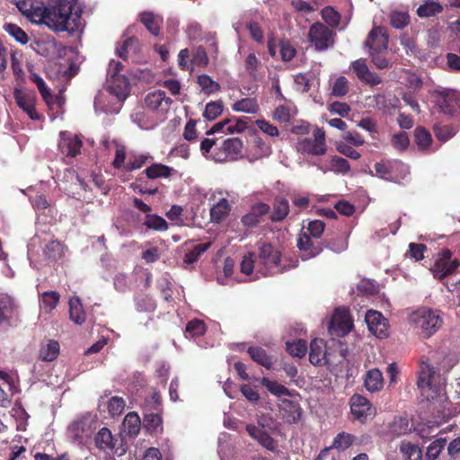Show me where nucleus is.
Segmentation results:
<instances>
[{
    "label": "nucleus",
    "instance_id": "nucleus-3",
    "mask_svg": "<svg viewBox=\"0 0 460 460\" xmlns=\"http://www.w3.org/2000/svg\"><path fill=\"white\" fill-rule=\"evenodd\" d=\"M417 386L428 401L434 399L440 392V374L437 368L421 361L418 370Z\"/></svg>",
    "mask_w": 460,
    "mask_h": 460
},
{
    "label": "nucleus",
    "instance_id": "nucleus-27",
    "mask_svg": "<svg viewBox=\"0 0 460 460\" xmlns=\"http://www.w3.org/2000/svg\"><path fill=\"white\" fill-rule=\"evenodd\" d=\"M247 352L251 358L257 364L267 369H271L273 367V364L276 360L274 359V357L269 355L263 348L259 346L250 347Z\"/></svg>",
    "mask_w": 460,
    "mask_h": 460
},
{
    "label": "nucleus",
    "instance_id": "nucleus-45",
    "mask_svg": "<svg viewBox=\"0 0 460 460\" xmlns=\"http://www.w3.org/2000/svg\"><path fill=\"white\" fill-rule=\"evenodd\" d=\"M415 143L421 150L429 148L432 143V137L429 130L422 127L416 128L414 131Z\"/></svg>",
    "mask_w": 460,
    "mask_h": 460
},
{
    "label": "nucleus",
    "instance_id": "nucleus-33",
    "mask_svg": "<svg viewBox=\"0 0 460 460\" xmlns=\"http://www.w3.org/2000/svg\"><path fill=\"white\" fill-rule=\"evenodd\" d=\"M59 343L55 340H49L47 344L40 349V358L43 361H53L59 354Z\"/></svg>",
    "mask_w": 460,
    "mask_h": 460
},
{
    "label": "nucleus",
    "instance_id": "nucleus-64",
    "mask_svg": "<svg viewBox=\"0 0 460 460\" xmlns=\"http://www.w3.org/2000/svg\"><path fill=\"white\" fill-rule=\"evenodd\" d=\"M434 133L437 138L440 141H447L452 137L455 136L456 131L455 129L448 125H443V126H435L434 127Z\"/></svg>",
    "mask_w": 460,
    "mask_h": 460
},
{
    "label": "nucleus",
    "instance_id": "nucleus-57",
    "mask_svg": "<svg viewBox=\"0 0 460 460\" xmlns=\"http://www.w3.org/2000/svg\"><path fill=\"white\" fill-rule=\"evenodd\" d=\"M207 327L203 321L195 319L190 321L186 325V332L191 337H199L206 332Z\"/></svg>",
    "mask_w": 460,
    "mask_h": 460
},
{
    "label": "nucleus",
    "instance_id": "nucleus-28",
    "mask_svg": "<svg viewBox=\"0 0 460 460\" xmlns=\"http://www.w3.org/2000/svg\"><path fill=\"white\" fill-rule=\"evenodd\" d=\"M143 172L149 180H155L159 178H170L176 171L168 165L155 163L146 167Z\"/></svg>",
    "mask_w": 460,
    "mask_h": 460
},
{
    "label": "nucleus",
    "instance_id": "nucleus-52",
    "mask_svg": "<svg viewBox=\"0 0 460 460\" xmlns=\"http://www.w3.org/2000/svg\"><path fill=\"white\" fill-rule=\"evenodd\" d=\"M323 20L332 28H335L340 24L341 14L332 6L324 7L322 12Z\"/></svg>",
    "mask_w": 460,
    "mask_h": 460
},
{
    "label": "nucleus",
    "instance_id": "nucleus-37",
    "mask_svg": "<svg viewBox=\"0 0 460 460\" xmlns=\"http://www.w3.org/2000/svg\"><path fill=\"white\" fill-rule=\"evenodd\" d=\"M232 109L234 111H241L254 114L259 111V104L255 98H243L235 102Z\"/></svg>",
    "mask_w": 460,
    "mask_h": 460
},
{
    "label": "nucleus",
    "instance_id": "nucleus-47",
    "mask_svg": "<svg viewBox=\"0 0 460 460\" xmlns=\"http://www.w3.org/2000/svg\"><path fill=\"white\" fill-rule=\"evenodd\" d=\"M286 349L292 357L301 358L305 357L307 352V342L302 339L294 342H287Z\"/></svg>",
    "mask_w": 460,
    "mask_h": 460
},
{
    "label": "nucleus",
    "instance_id": "nucleus-32",
    "mask_svg": "<svg viewBox=\"0 0 460 460\" xmlns=\"http://www.w3.org/2000/svg\"><path fill=\"white\" fill-rule=\"evenodd\" d=\"M69 318L76 324H82L85 322V313L79 297L69 300Z\"/></svg>",
    "mask_w": 460,
    "mask_h": 460
},
{
    "label": "nucleus",
    "instance_id": "nucleus-34",
    "mask_svg": "<svg viewBox=\"0 0 460 460\" xmlns=\"http://www.w3.org/2000/svg\"><path fill=\"white\" fill-rule=\"evenodd\" d=\"M356 438L354 435L347 432H341L333 438L332 446L327 448H329V450L337 449L338 451H344L352 446Z\"/></svg>",
    "mask_w": 460,
    "mask_h": 460
},
{
    "label": "nucleus",
    "instance_id": "nucleus-44",
    "mask_svg": "<svg viewBox=\"0 0 460 460\" xmlns=\"http://www.w3.org/2000/svg\"><path fill=\"white\" fill-rule=\"evenodd\" d=\"M138 48V39L136 37H129L126 39L121 45L116 48L117 55L123 60H127L128 54L130 50L136 52Z\"/></svg>",
    "mask_w": 460,
    "mask_h": 460
},
{
    "label": "nucleus",
    "instance_id": "nucleus-26",
    "mask_svg": "<svg viewBox=\"0 0 460 460\" xmlns=\"http://www.w3.org/2000/svg\"><path fill=\"white\" fill-rule=\"evenodd\" d=\"M290 207L288 200L284 198H276L272 204V212L270 219L273 223L282 222L289 214Z\"/></svg>",
    "mask_w": 460,
    "mask_h": 460
},
{
    "label": "nucleus",
    "instance_id": "nucleus-62",
    "mask_svg": "<svg viewBox=\"0 0 460 460\" xmlns=\"http://www.w3.org/2000/svg\"><path fill=\"white\" fill-rule=\"evenodd\" d=\"M56 42L54 40H38L36 41L35 50L43 57H49L55 52Z\"/></svg>",
    "mask_w": 460,
    "mask_h": 460
},
{
    "label": "nucleus",
    "instance_id": "nucleus-2",
    "mask_svg": "<svg viewBox=\"0 0 460 460\" xmlns=\"http://www.w3.org/2000/svg\"><path fill=\"white\" fill-rule=\"evenodd\" d=\"M409 323L421 338L429 339L442 327L443 318L440 311L421 307L410 314Z\"/></svg>",
    "mask_w": 460,
    "mask_h": 460
},
{
    "label": "nucleus",
    "instance_id": "nucleus-63",
    "mask_svg": "<svg viewBox=\"0 0 460 460\" xmlns=\"http://www.w3.org/2000/svg\"><path fill=\"white\" fill-rule=\"evenodd\" d=\"M411 429L409 427V421L406 418L400 417L394 420L393 425L391 426V432L393 435L397 437L406 434Z\"/></svg>",
    "mask_w": 460,
    "mask_h": 460
},
{
    "label": "nucleus",
    "instance_id": "nucleus-10",
    "mask_svg": "<svg viewBox=\"0 0 460 460\" xmlns=\"http://www.w3.org/2000/svg\"><path fill=\"white\" fill-rule=\"evenodd\" d=\"M437 105L441 112L447 115L460 113V92L452 89L436 90Z\"/></svg>",
    "mask_w": 460,
    "mask_h": 460
},
{
    "label": "nucleus",
    "instance_id": "nucleus-60",
    "mask_svg": "<svg viewBox=\"0 0 460 460\" xmlns=\"http://www.w3.org/2000/svg\"><path fill=\"white\" fill-rule=\"evenodd\" d=\"M325 228V224L322 220H313L308 223L306 227V231L304 233H307L314 239H321L322 234H323Z\"/></svg>",
    "mask_w": 460,
    "mask_h": 460
},
{
    "label": "nucleus",
    "instance_id": "nucleus-7",
    "mask_svg": "<svg viewBox=\"0 0 460 460\" xmlns=\"http://www.w3.org/2000/svg\"><path fill=\"white\" fill-rule=\"evenodd\" d=\"M296 149L303 154L311 155H323L327 152L325 131L323 128H315L313 137H304L298 140Z\"/></svg>",
    "mask_w": 460,
    "mask_h": 460
},
{
    "label": "nucleus",
    "instance_id": "nucleus-30",
    "mask_svg": "<svg viewBox=\"0 0 460 460\" xmlns=\"http://www.w3.org/2000/svg\"><path fill=\"white\" fill-rule=\"evenodd\" d=\"M323 242V249H329L335 253H341L348 249V236L344 234H338L332 237H327Z\"/></svg>",
    "mask_w": 460,
    "mask_h": 460
},
{
    "label": "nucleus",
    "instance_id": "nucleus-31",
    "mask_svg": "<svg viewBox=\"0 0 460 460\" xmlns=\"http://www.w3.org/2000/svg\"><path fill=\"white\" fill-rule=\"evenodd\" d=\"M231 210V206L228 200L225 198L220 199L210 209V219L212 222L220 223L228 215Z\"/></svg>",
    "mask_w": 460,
    "mask_h": 460
},
{
    "label": "nucleus",
    "instance_id": "nucleus-19",
    "mask_svg": "<svg viewBox=\"0 0 460 460\" xmlns=\"http://www.w3.org/2000/svg\"><path fill=\"white\" fill-rule=\"evenodd\" d=\"M366 323L369 331L377 338L388 336V324L386 319L380 312L370 310L366 314Z\"/></svg>",
    "mask_w": 460,
    "mask_h": 460
},
{
    "label": "nucleus",
    "instance_id": "nucleus-49",
    "mask_svg": "<svg viewBox=\"0 0 460 460\" xmlns=\"http://www.w3.org/2000/svg\"><path fill=\"white\" fill-rule=\"evenodd\" d=\"M123 425L129 435H137L140 429L139 416L136 412H128L124 418Z\"/></svg>",
    "mask_w": 460,
    "mask_h": 460
},
{
    "label": "nucleus",
    "instance_id": "nucleus-46",
    "mask_svg": "<svg viewBox=\"0 0 460 460\" xmlns=\"http://www.w3.org/2000/svg\"><path fill=\"white\" fill-rule=\"evenodd\" d=\"M96 447L102 450L112 448V435L108 428H102L95 437Z\"/></svg>",
    "mask_w": 460,
    "mask_h": 460
},
{
    "label": "nucleus",
    "instance_id": "nucleus-36",
    "mask_svg": "<svg viewBox=\"0 0 460 460\" xmlns=\"http://www.w3.org/2000/svg\"><path fill=\"white\" fill-rule=\"evenodd\" d=\"M4 31L13 38L17 42L25 45L29 41L27 33L17 24L6 22L3 26Z\"/></svg>",
    "mask_w": 460,
    "mask_h": 460
},
{
    "label": "nucleus",
    "instance_id": "nucleus-14",
    "mask_svg": "<svg viewBox=\"0 0 460 460\" xmlns=\"http://www.w3.org/2000/svg\"><path fill=\"white\" fill-rule=\"evenodd\" d=\"M16 6L30 22L43 24L46 6L42 3L35 0H20Z\"/></svg>",
    "mask_w": 460,
    "mask_h": 460
},
{
    "label": "nucleus",
    "instance_id": "nucleus-18",
    "mask_svg": "<svg viewBox=\"0 0 460 460\" xmlns=\"http://www.w3.org/2000/svg\"><path fill=\"white\" fill-rule=\"evenodd\" d=\"M281 418L288 424L298 423L303 416V409L297 401L281 399L279 403Z\"/></svg>",
    "mask_w": 460,
    "mask_h": 460
},
{
    "label": "nucleus",
    "instance_id": "nucleus-51",
    "mask_svg": "<svg viewBox=\"0 0 460 460\" xmlns=\"http://www.w3.org/2000/svg\"><path fill=\"white\" fill-rule=\"evenodd\" d=\"M210 247V243H199L193 247L184 255V263L191 264L199 260L202 253H204Z\"/></svg>",
    "mask_w": 460,
    "mask_h": 460
},
{
    "label": "nucleus",
    "instance_id": "nucleus-56",
    "mask_svg": "<svg viewBox=\"0 0 460 460\" xmlns=\"http://www.w3.org/2000/svg\"><path fill=\"white\" fill-rule=\"evenodd\" d=\"M332 170L336 173L347 174L350 171V164L343 157L333 155L331 158Z\"/></svg>",
    "mask_w": 460,
    "mask_h": 460
},
{
    "label": "nucleus",
    "instance_id": "nucleus-20",
    "mask_svg": "<svg viewBox=\"0 0 460 460\" xmlns=\"http://www.w3.org/2000/svg\"><path fill=\"white\" fill-rule=\"evenodd\" d=\"M82 140L70 133L61 132L58 149L66 157H75L81 152Z\"/></svg>",
    "mask_w": 460,
    "mask_h": 460
},
{
    "label": "nucleus",
    "instance_id": "nucleus-41",
    "mask_svg": "<svg viewBox=\"0 0 460 460\" xmlns=\"http://www.w3.org/2000/svg\"><path fill=\"white\" fill-rule=\"evenodd\" d=\"M153 160V156L150 155H132L128 157V162L125 165V172H132L140 169L149 161Z\"/></svg>",
    "mask_w": 460,
    "mask_h": 460
},
{
    "label": "nucleus",
    "instance_id": "nucleus-42",
    "mask_svg": "<svg viewBox=\"0 0 460 460\" xmlns=\"http://www.w3.org/2000/svg\"><path fill=\"white\" fill-rule=\"evenodd\" d=\"M400 451L402 453L404 460H422L420 448L411 442L402 441L400 445Z\"/></svg>",
    "mask_w": 460,
    "mask_h": 460
},
{
    "label": "nucleus",
    "instance_id": "nucleus-23",
    "mask_svg": "<svg viewBox=\"0 0 460 460\" xmlns=\"http://www.w3.org/2000/svg\"><path fill=\"white\" fill-rule=\"evenodd\" d=\"M350 68L361 81L372 86L381 84L382 80L376 73L371 72L364 58H359L351 63Z\"/></svg>",
    "mask_w": 460,
    "mask_h": 460
},
{
    "label": "nucleus",
    "instance_id": "nucleus-55",
    "mask_svg": "<svg viewBox=\"0 0 460 460\" xmlns=\"http://www.w3.org/2000/svg\"><path fill=\"white\" fill-rule=\"evenodd\" d=\"M223 111L222 102H210L206 105L203 117L208 120L216 119Z\"/></svg>",
    "mask_w": 460,
    "mask_h": 460
},
{
    "label": "nucleus",
    "instance_id": "nucleus-35",
    "mask_svg": "<svg viewBox=\"0 0 460 460\" xmlns=\"http://www.w3.org/2000/svg\"><path fill=\"white\" fill-rule=\"evenodd\" d=\"M197 83L200 86L201 91L207 95H210L221 90L220 84L206 74L199 75L197 77Z\"/></svg>",
    "mask_w": 460,
    "mask_h": 460
},
{
    "label": "nucleus",
    "instance_id": "nucleus-43",
    "mask_svg": "<svg viewBox=\"0 0 460 460\" xmlns=\"http://www.w3.org/2000/svg\"><path fill=\"white\" fill-rule=\"evenodd\" d=\"M443 11V7L440 4L428 1L423 4H420L417 9V14L421 18H428L440 13Z\"/></svg>",
    "mask_w": 460,
    "mask_h": 460
},
{
    "label": "nucleus",
    "instance_id": "nucleus-15",
    "mask_svg": "<svg viewBox=\"0 0 460 460\" xmlns=\"http://www.w3.org/2000/svg\"><path fill=\"white\" fill-rule=\"evenodd\" d=\"M388 41L387 29L383 26H374L364 42V47L368 49V52L386 51Z\"/></svg>",
    "mask_w": 460,
    "mask_h": 460
},
{
    "label": "nucleus",
    "instance_id": "nucleus-39",
    "mask_svg": "<svg viewBox=\"0 0 460 460\" xmlns=\"http://www.w3.org/2000/svg\"><path fill=\"white\" fill-rule=\"evenodd\" d=\"M143 225L148 229L159 232H164L168 229V223L162 217L155 214L146 215Z\"/></svg>",
    "mask_w": 460,
    "mask_h": 460
},
{
    "label": "nucleus",
    "instance_id": "nucleus-53",
    "mask_svg": "<svg viewBox=\"0 0 460 460\" xmlns=\"http://www.w3.org/2000/svg\"><path fill=\"white\" fill-rule=\"evenodd\" d=\"M252 145L256 148V151L252 155V157L249 158L250 161L259 159L264 155H268L270 153V146H268L259 136H255L253 137Z\"/></svg>",
    "mask_w": 460,
    "mask_h": 460
},
{
    "label": "nucleus",
    "instance_id": "nucleus-5",
    "mask_svg": "<svg viewBox=\"0 0 460 460\" xmlns=\"http://www.w3.org/2000/svg\"><path fill=\"white\" fill-rule=\"evenodd\" d=\"M339 358L336 359L333 352L327 349V345L323 339H314L310 343L309 360L314 366H327L329 368L341 363L345 356L339 351Z\"/></svg>",
    "mask_w": 460,
    "mask_h": 460
},
{
    "label": "nucleus",
    "instance_id": "nucleus-24",
    "mask_svg": "<svg viewBox=\"0 0 460 460\" xmlns=\"http://www.w3.org/2000/svg\"><path fill=\"white\" fill-rule=\"evenodd\" d=\"M246 431L248 434L258 441V443L265 447L266 449L275 452L277 450V441L270 436L264 429L249 424L246 426Z\"/></svg>",
    "mask_w": 460,
    "mask_h": 460
},
{
    "label": "nucleus",
    "instance_id": "nucleus-11",
    "mask_svg": "<svg viewBox=\"0 0 460 460\" xmlns=\"http://www.w3.org/2000/svg\"><path fill=\"white\" fill-rule=\"evenodd\" d=\"M352 327L353 321L349 310L345 307H339L334 311L328 329L331 334L344 337L351 331Z\"/></svg>",
    "mask_w": 460,
    "mask_h": 460
},
{
    "label": "nucleus",
    "instance_id": "nucleus-6",
    "mask_svg": "<svg viewBox=\"0 0 460 460\" xmlns=\"http://www.w3.org/2000/svg\"><path fill=\"white\" fill-rule=\"evenodd\" d=\"M243 143L239 137H229L217 146L210 155L217 163L234 162L243 158Z\"/></svg>",
    "mask_w": 460,
    "mask_h": 460
},
{
    "label": "nucleus",
    "instance_id": "nucleus-1",
    "mask_svg": "<svg viewBox=\"0 0 460 460\" xmlns=\"http://www.w3.org/2000/svg\"><path fill=\"white\" fill-rule=\"evenodd\" d=\"M70 0H51L46 5L43 24L55 32L74 33L80 25L81 12Z\"/></svg>",
    "mask_w": 460,
    "mask_h": 460
},
{
    "label": "nucleus",
    "instance_id": "nucleus-58",
    "mask_svg": "<svg viewBox=\"0 0 460 460\" xmlns=\"http://www.w3.org/2000/svg\"><path fill=\"white\" fill-rule=\"evenodd\" d=\"M349 92V81L345 76H339L332 89V95L335 97H343Z\"/></svg>",
    "mask_w": 460,
    "mask_h": 460
},
{
    "label": "nucleus",
    "instance_id": "nucleus-29",
    "mask_svg": "<svg viewBox=\"0 0 460 460\" xmlns=\"http://www.w3.org/2000/svg\"><path fill=\"white\" fill-rule=\"evenodd\" d=\"M366 389L371 393L380 391L384 386L383 374L378 368H373L366 373L364 379Z\"/></svg>",
    "mask_w": 460,
    "mask_h": 460
},
{
    "label": "nucleus",
    "instance_id": "nucleus-25",
    "mask_svg": "<svg viewBox=\"0 0 460 460\" xmlns=\"http://www.w3.org/2000/svg\"><path fill=\"white\" fill-rule=\"evenodd\" d=\"M140 22L146 27L151 35L158 37L160 35L161 27L164 19L161 15L153 12H143L139 14Z\"/></svg>",
    "mask_w": 460,
    "mask_h": 460
},
{
    "label": "nucleus",
    "instance_id": "nucleus-48",
    "mask_svg": "<svg viewBox=\"0 0 460 460\" xmlns=\"http://www.w3.org/2000/svg\"><path fill=\"white\" fill-rule=\"evenodd\" d=\"M60 296L57 291H46L41 295L42 306L47 313L53 311L58 302Z\"/></svg>",
    "mask_w": 460,
    "mask_h": 460
},
{
    "label": "nucleus",
    "instance_id": "nucleus-8",
    "mask_svg": "<svg viewBox=\"0 0 460 460\" xmlns=\"http://www.w3.org/2000/svg\"><path fill=\"white\" fill-rule=\"evenodd\" d=\"M335 32L322 22L313 23L308 31V41L318 51H323L334 44Z\"/></svg>",
    "mask_w": 460,
    "mask_h": 460
},
{
    "label": "nucleus",
    "instance_id": "nucleus-38",
    "mask_svg": "<svg viewBox=\"0 0 460 460\" xmlns=\"http://www.w3.org/2000/svg\"><path fill=\"white\" fill-rule=\"evenodd\" d=\"M261 384L267 388V390L275 396L280 397L282 395L290 396L292 394L290 390H288L283 385L278 383L277 381H272L268 377H262L261 380Z\"/></svg>",
    "mask_w": 460,
    "mask_h": 460
},
{
    "label": "nucleus",
    "instance_id": "nucleus-59",
    "mask_svg": "<svg viewBox=\"0 0 460 460\" xmlns=\"http://www.w3.org/2000/svg\"><path fill=\"white\" fill-rule=\"evenodd\" d=\"M279 47L281 59L283 61H290L295 58L296 50L289 40H280Z\"/></svg>",
    "mask_w": 460,
    "mask_h": 460
},
{
    "label": "nucleus",
    "instance_id": "nucleus-54",
    "mask_svg": "<svg viewBox=\"0 0 460 460\" xmlns=\"http://www.w3.org/2000/svg\"><path fill=\"white\" fill-rule=\"evenodd\" d=\"M44 253L51 260L59 259L63 255L62 243L57 240L49 242L44 249Z\"/></svg>",
    "mask_w": 460,
    "mask_h": 460
},
{
    "label": "nucleus",
    "instance_id": "nucleus-9",
    "mask_svg": "<svg viewBox=\"0 0 460 460\" xmlns=\"http://www.w3.org/2000/svg\"><path fill=\"white\" fill-rule=\"evenodd\" d=\"M259 262L265 266L264 275L283 272L286 268L280 267L281 253L271 243H265L259 249Z\"/></svg>",
    "mask_w": 460,
    "mask_h": 460
},
{
    "label": "nucleus",
    "instance_id": "nucleus-22",
    "mask_svg": "<svg viewBox=\"0 0 460 460\" xmlns=\"http://www.w3.org/2000/svg\"><path fill=\"white\" fill-rule=\"evenodd\" d=\"M172 103V100L167 97L165 93L162 90L149 93L145 98V104L147 108L162 113L168 111Z\"/></svg>",
    "mask_w": 460,
    "mask_h": 460
},
{
    "label": "nucleus",
    "instance_id": "nucleus-16",
    "mask_svg": "<svg viewBox=\"0 0 460 460\" xmlns=\"http://www.w3.org/2000/svg\"><path fill=\"white\" fill-rule=\"evenodd\" d=\"M122 68L123 65L119 61L112 60L110 63V73L112 77L111 88L119 99H125L128 89V79L125 76L119 75Z\"/></svg>",
    "mask_w": 460,
    "mask_h": 460
},
{
    "label": "nucleus",
    "instance_id": "nucleus-21",
    "mask_svg": "<svg viewBox=\"0 0 460 460\" xmlns=\"http://www.w3.org/2000/svg\"><path fill=\"white\" fill-rule=\"evenodd\" d=\"M270 206L258 202L252 206L250 212L242 217L241 222L244 226L255 227L262 222V217L270 214Z\"/></svg>",
    "mask_w": 460,
    "mask_h": 460
},
{
    "label": "nucleus",
    "instance_id": "nucleus-12",
    "mask_svg": "<svg viewBox=\"0 0 460 460\" xmlns=\"http://www.w3.org/2000/svg\"><path fill=\"white\" fill-rule=\"evenodd\" d=\"M296 246L303 261L315 258L323 252V240L314 239L307 233L299 234Z\"/></svg>",
    "mask_w": 460,
    "mask_h": 460
},
{
    "label": "nucleus",
    "instance_id": "nucleus-4",
    "mask_svg": "<svg viewBox=\"0 0 460 460\" xmlns=\"http://www.w3.org/2000/svg\"><path fill=\"white\" fill-rule=\"evenodd\" d=\"M459 267V259L454 257L449 249L444 248L433 257L429 270L433 278L444 285L447 282V278L456 274Z\"/></svg>",
    "mask_w": 460,
    "mask_h": 460
},
{
    "label": "nucleus",
    "instance_id": "nucleus-17",
    "mask_svg": "<svg viewBox=\"0 0 460 460\" xmlns=\"http://www.w3.org/2000/svg\"><path fill=\"white\" fill-rule=\"evenodd\" d=\"M13 97L16 104L31 119L39 120L40 115L35 110L36 96L32 93L25 92L22 89H14Z\"/></svg>",
    "mask_w": 460,
    "mask_h": 460
},
{
    "label": "nucleus",
    "instance_id": "nucleus-61",
    "mask_svg": "<svg viewBox=\"0 0 460 460\" xmlns=\"http://www.w3.org/2000/svg\"><path fill=\"white\" fill-rule=\"evenodd\" d=\"M125 409V401L119 396L111 397L108 402V411L111 416H119Z\"/></svg>",
    "mask_w": 460,
    "mask_h": 460
},
{
    "label": "nucleus",
    "instance_id": "nucleus-50",
    "mask_svg": "<svg viewBox=\"0 0 460 460\" xmlns=\"http://www.w3.org/2000/svg\"><path fill=\"white\" fill-rule=\"evenodd\" d=\"M446 438H437L432 441L427 448L425 460H437L445 447Z\"/></svg>",
    "mask_w": 460,
    "mask_h": 460
},
{
    "label": "nucleus",
    "instance_id": "nucleus-40",
    "mask_svg": "<svg viewBox=\"0 0 460 460\" xmlns=\"http://www.w3.org/2000/svg\"><path fill=\"white\" fill-rule=\"evenodd\" d=\"M135 305L137 312L151 313L155 310L156 304L154 298L146 294L135 297Z\"/></svg>",
    "mask_w": 460,
    "mask_h": 460
},
{
    "label": "nucleus",
    "instance_id": "nucleus-13",
    "mask_svg": "<svg viewBox=\"0 0 460 460\" xmlns=\"http://www.w3.org/2000/svg\"><path fill=\"white\" fill-rule=\"evenodd\" d=\"M350 411L354 419L364 423L375 415V408L363 395L355 394L349 400Z\"/></svg>",
    "mask_w": 460,
    "mask_h": 460
}]
</instances>
